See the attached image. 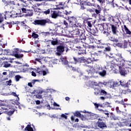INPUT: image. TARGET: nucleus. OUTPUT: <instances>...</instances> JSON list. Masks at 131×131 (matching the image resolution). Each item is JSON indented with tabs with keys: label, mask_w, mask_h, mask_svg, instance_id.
<instances>
[{
	"label": "nucleus",
	"mask_w": 131,
	"mask_h": 131,
	"mask_svg": "<svg viewBox=\"0 0 131 131\" xmlns=\"http://www.w3.org/2000/svg\"><path fill=\"white\" fill-rule=\"evenodd\" d=\"M80 7L81 10H86V13H91L92 14L95 12V13H93L92 15V16L94 17V18H97V15H100V14H101V12H102V8H101V6L98 4L96 5V8H94L93 7L86 8L84 6V4H83V3L81 4Z\"/></svg>",
	"instance_id": "obj_1"
},
{
	"label": "nucleus",
	"mask_w": 131,
	"mask_h": 131,
	"mask_svg": "<svg viewBox=\"0 0 131 131\" xmlns=\"http://www.w3.org/2000/svg\"><path fill=\"white\" fill-rule=\"evenodd\" d=\"M109 61H107L108 64H110L111 66H114L117 65L119 68H122L124 67L125 63V60L123 59V57L120 55L118 58H115L114 57H109Z\"/></svg>",
	"instance_id": "obj_2"
},
{
	"label": "nucleus",
	"mask_w": 131,
	"mask_h": 131,
	"mask_svg": "<svg viewBox=\"0 0 131 131\" xmlns=\"http://www.w3.org/2000/svg\"><path fill=\"white\" fill-rule=\"evenodd\" d=\"M103 85H104V83L99 82L97 84V87L94 88V94L95 96H107L108 95V93L106 91L100 88V86H103Z\"/></svg>",
	"instance_id": "obj_3"
},
{
	"label": "nucleus",
	"mask_w": 131,
	"mask_h": 131,
	"mask_svg": "<svg viewBox=\"0 0 131 131\" xmlns=\"http://www.w3.org/2000/svg\"><path fill=\"white\" fill-rule=\"evenodd\" d=\"M84 32H85V30L83 28L77 29L72 31V35H73V37H79L82 40L84 38V37H83V35H84Z\"/></svg>",
	"instance_id": "obj_4"
},
{
	"label": "nucleus",
	"mask_w": 131,
	"mask_h": 131,
	"mask_svg": "<svg viewBox=\"0 0 131 131\" xmlns=\"http://www.w3.org/2000/svg\"><path fill=\"white\" fill-rule=\"evenodd\" d=\"M30 51H25L22 50V49L19 50V48H15L13 50V56L16 57V59H22L24 57L23 54H19V53H30Z\"/></svg>",
	"instance_id": "obj_5"
},
{
	"label": "nucleus",
	"mask_w": 131,
	"mask_h": 131,
	"mask_svg": "<svg viewBox=\"0 0 131 131\" xmlns=\"http://www.w3.org/2000/svg\"><path fill=\"white\" fill-rule=\"evenodd\" d=\"M47 23L50 24V23H52V22L49 18L43 19H36L34 21L33 24H34V25H40V26H46Z\"/></svg>",
	"instance_id": "obj_6"
},
{
	"label": "nucleus",
	"mask_w": 131,
	"mask_h": 131,
	"mask_svg": "<svg viewBox=\"0 0 131 131\" xmlns=\"http://www.w3.org/2000/svg\"><path fill=\"white\" fill-rule=\"evenodd\" d=\"M95 38L94 36L92 35V34L90 33H88L87 34H84V38H83V40H89L90 43H94L95 42Z\"/></svg>",
	"instance_id": "obj_7"
},
{
	"label": "nucleus",
	"mask_w": 131,
	"mask_h": 131,
	"mask_svg": "<svg viewBox=\"0 0 131 131\" xmlns=\"http://www.w3.org/2000/svg\"><path fill=\"white\" fill-rule=\"evenodd\" d=\"M51 16L52 19H57L58 17L60 16V11L59 10H56L55 8H51Z\"/></svg>",
	"instance_id": "obj_8"
},
{
	"label": "nucleus",
	"mask_w": 131,
	"mask_h": 131,
	"mask_svg": "<svg viewBox=\"0 0 131 131\" xmlns=\"http://www.w3.org/2000/svg\"><path fill=\"white\" fill-rule=\"evenodd\" d=\"M97 124L99 128H104L105 127H107L105 122L102 117L98 119Z\"/></svg>",
	"instance_id": "obj_9"
},
{
	"label": "nucleus",
	"mask_w": 131,
	"mask_h": 131,
	"mask_svg": "<svg viewBox=\"0 0 131 131\" xmlns=\"http://www.w3.org/2000/svg\"><path fill=\"white\" fill-rule=\"evenodd\" d=\"M76 48L79 49V50L78 51V55L86 54V49L85 47V45L83 44L82 45L78 46L76 47Z\"/></svg>",
	"instance_id": "obj_10"
},
{
	"label": "nucleus",
	"mask_w": 131,
	"mask_h": 131,
	"mask_svg": "<svg viewBox=\"0 0 131 131\" xmlns=\"http://www.w3.org/2000/svg\"><path fill=\"white\" fill-rule=\"evenodd\" d=\"M4 18L6 20H7V18H16L17 15L13 14L12 11H6L4 13Z\"/></svg>",
	"instance_id": "obj_11"
},
{
	"label": "nucleus",
	"mask_w": 131,
	"mask_h": 131,
	"mask_svg": "<svg viewBox=\"0 0 131 131\" xmlns=\"http://www.w3.org/2000/svg\"><path fill=\"white\" fill-rule=\"evenodd\" d=\"M61 62L62 64L66 65V68L67 69H72L73 71H76V68L72 67V66H69V64H68V61H67V59L63 58Z\"/></svg>",
	"instance_id": "obj_12"
},
{
	"label": "nucleus",
	"mask_w": 131,
	"mask_h": 131,
	"mask_svg": "<svg viewBox=\"0 0 131 131\" xmlns=\"http://www.w3.org/2000/svg\"><path fill=\"white\" fill-rule=\"evenodd\" d=\"M55 8V10H64L65 9V2L56 3Z\"/></svg>",
	"instance_id": "obj_13"
},
{
	"label": "nucleus",
	"mask_w": 131,
	"mask_h": 131,
	"mask_svg": "<svg viewBox=\"0 0 131 131\" xmlns=\"http://www.w3.org/2000/svg\"><path fill=\"white\" fill-rule=\"evenodd\" d=\"M106 36L108 38L111 40V41H113V42H118L119 40H118L117 38L114 37V36L111 34L110 33L107 32L106 33Z\"/></svg>",
	"instance_id": "obj_14"
},
{
	"label": "nucleus",
	"mask_w": 131,
	"mask_h": 131,
	"mask_svg": "<svg viewBox=\"0 0 131 131\" xmlns=\"http://www.w3.org/2000/svg\"><path fill=\"white\" fill-rule=\"evenodd\" d=\"M68 20L70 24H71V25L73 26V25H76V23L77 22V17L74 16H69L68 17Z\"/></svg>",
	"instance_id": "obj_15"
},
{
	"label": "nucleus",
	"mask_w": 131,
	"mask_h": 131,
	"mask_svg": "<svg viewBox=\"0 0 131 131\" xmlns=\"http://www.w3.org/2000/svg\"><path fill=\"white\" fill-rule=\"evenodd\" d=\"M56 51H57V52H56L57 55H58V56H60L61 54H62V53H63L64 51H65L64 46L62 45H59V46H57L56 48Z\"/></svg>",
	"instance_id": "obj_16"
},
{
	"label": "nucleus",
	"mask_w": 131,
	"mask_h": 131,
	"mask_svg": "<svg viewBox=\"0 0 131 131\" xmlns=\"http://www.w3.org/2000/svg\"><path fill=\"white\" fill-rule=\"evenodd\" d=\"M119 73L121 76H125L126 74H127V71H126V70L125 68H119Z\"/></svg>",
	"instance_id": "obj_17"
},
{
	"label": "nucleus",
	"mask_w": 131,
	"mask_h": 131,
	"mask_svg": "<svg viewBox=\"0 0 131 131\" xmlns=\"http://www.w3.org/2000/svg\"><path fill=\"white\" fill-rule=\"evenodd\" d=\"M82 59L83 57H80V58H76L75 57H73V60L74 61V62H71V63H73L74 64H77V63H82Z\"/></svg>",
	"instance_id": "obj_18"
},
{
	"label": "nucleus",
	"mask_w": 131,
	"mask_h": 131,
	"mask_svg": "<svg viewBox=\"0 0 131 131\" xmlns=\"http://www.w3.org/2000/svg\"><path fill=\"white\" fill-rule=\"evenodd\" d=\"M122 31L123 32L125 31V32H126V34L129 35V37H131V31L129 30V29H128V28H127V27H126V25L123 26Z\"/></svg>",
	"instance_id": "obj_19"
},
{
	"label": "nucleus",
	"mask_w": 131,
	"mask_h": 131,
	"mask_svg": "<svg viewBox=\"0 0 131 131\" xmlns=\"http://www.w3.org/2000/svg\"><path fill=\"white\" fill-rule=\"evenodd\" d=\"M111 28L112 29L113 34L115 35L117 34V32H118V31L117 30V26H116V25L113 24L112 25H111Z\"/></svg>",
	"instance_id": "obj_20"
},
{
	"label": "nucleus",
	"mask_w": 131,
	"mask_h": 131,
	"mask_svg": "<svg viewBox=\"0 0 131 131\" xmlns=\"http://www.w3.org/2000/svg\"><path fill=\"white\" fill-rule=\"evenodd\" d=\"M120 83L121 86H122L123 88H125V89L126 88H129V86H128L129 84V83H128V81L126 82V81L125 80L120 81Z\"/></svg>",
	"instance_id": "obj_21"
},
{
	"label": "nucleus",
	"mask_w": 131,
	"mask_h": 131,
	"mask_svg": "<svg viewBox=\"0 0 131 131\" xmlns=\"http://www.w3.org/2000/svg\"><path fill=\"white\" fill-rule=\"evenodd\" d=\"M10 61H4L3 62V65H4V67H5V68H8L11 66V64L8 63H13V61H12V60H14V59L11 58V59H10Z\"/></svg>",
	"instance_id": "obj_22"
},
{
	"label": "nucleus",
	"mask_w": 131,
	"mask_h": 131,
	"mask_svg": "<svg viewBox=\"0 0 131 131\" xmlns=\"http://www.w3.org/2000/svg\"><path fill=\"white\" fill-rule=\"evenodd\" d=\"M93 62L92 58H88L86 59L84 57H83L82 63H84L85 64H91Z\"/></svg>",
	"instance_id": "obj_23"
},
{
	"label": "nucleus",
	"mask_w": 131,
	"mask_h": 131,
	"mask_svg": "<svg viewBox=\"0 0 131 131\" xmlns=\"http://www.w3.org/2000/svg\"><path fill=\"white\" fill-rule=\"evenodd\" d=\"M3 2L4 3L5 6H15V1H9L5 2V1L3 0Z\"/></svg>",
	"instance_id": "obj_24"
},
{
	"label": "nucleus",
	"mask_w": 131,
	"mask_h": 131,
	"mask_svg": "<svg viewBox=\"0 0 131 131\" xmlns=\"http://www.w3.org/2000/svg\"><path fill=\"white\" fill-rule=\"evenodd\" d=\"M4 52L5 54L8 55V56H13V50L5 49Z\"/></svg>",
	"instance_id": "obj_25"
},
{
	"label": "nucleus",
	"mask_w": 131,
	"mask_h": 131,
	"mask_svg": "<svg viewBox=\"0 0 131 131\" xmlns=\"http://www.w3.org/2000/svg\"><path fill=\"white\" fill-rule=\"evenodd\" d=\"M74 116L76 117H80V118H83V115L80 114V112L77 111L74 114Z\"/></svg>",
	"instance_id": "obj_26"
},
{
	"label": "nucleus",
	"mask_w": 131,
	"mask_h": 131,
	"mask_svg": "<svg viewBox=\"0 0 131 131\" xmlns=\"http://www.w3.org/2000/svg\"><path fill=\"white\" fill-rule=\"evenodd\" d=\"M90 29V33L91 34H93V35H96L97 34V33L98 32V30H97V29L95 28V29Z\"/></svg>",
	"instance_id": "obj_27"
},
{
	"label": "nucleus",
	"mask_w": 131,
	"mask_h": 131,
	"mask_svg": "<svg viewBox=\"0 0 131 131\" xmlns=\"http://www.w3.org/2000/svg\"><path fill=\"white\" fill-rule=\"evenodd\" d=\"M99 111H100V112H102V113H104L105 115H106V117L108 118L109 117V112L107 110H103L102 109H98Z\"/></svg>",
	"instance_id": "obj_28"
},
{
	"label": "nucleus",
	"mask_w": 131,
	"mask_h": 131,
	"mask_svg": "<svg viewBox=\"0 0 131 131\" xmlns=\"http://www.w3.org/2000/svg\"><path fill=\"white\" fill-rule=\"evenodd\" d=\"M75 26H76V27H79L80 29L83 27L82 24L77 21V23H76V25H73V27H75Z\"/></svg>",
	"instance_id": "obj_29"
},
{
	"label": "nucleus",
	"mask_w": 131,
	"mask_h": 131,
	"mask_svg": "<svg viewBox=\"0 0 131 131\" xmlns=\"http://www.w3.org/2000/svg\"><path fill=\"white\" fill-rule=\"evenodd\" d=\"M25 130L26 131H33V128H32L31 125H27V126L25 128Z\"/></svg>",
	"instance_id": "obj_30"
},
{
	"label": "nucleus",
	"mask_w": 131,
	"mask_h": 131,
	"mask_svg": "<svg viewBox=\"0 0 131 131\" xmlns=\"http://www.w3.org/2000/svg\"><path fill=\"white\" fill-rule=\"evenodd\" d=\"M106 47H107V45H106V43L101 42L100 45L97 46V48L98 49H105Z\"/></svg>",
	"instance_id": "obj_31"
},
{
	"label": "nucleus",
	"mask_w": 131,
	"mask_h": 131,
	"mask_svg": "<svg viewBox=\"0 0 131 131\" xmlns=\"http://www.w3.org/2000/svg\"><path fill=\"white\" fill-rule=\"evenodd\" d=\"M14 112H15V111H8V112L5 111L4 113H5V114H7V115H8V116H12V115L14 114Z\"/></svg>",
	"instance_id": "obj_32"
},
{
	"label": "nucleus",
	"mask_w": 131,
	"mask_h": 131,
	"mask_svg": "<svg viewBox=\"0 0 131 131\" xmlns=\"http://www.w3.org/2000/svg\"><path fill=\"white\" fill-rule=\"evenodd\" d=\"M26 13V16H28L29 17H31V16H33V12L31 10H28Z\"/></svg>",
	"instance_id": "obj_33"
},
{
	"label": "nucleus",
	"mask_w": 131,
	"mask_h": 131,
	"mask_svg": "<svg viewBox=\"0 0 131 131\" xmlns=\"http://www.w3.org/2000/svg\"><path fill=\"white\" fill-rule=\"evenodd\" d=\"M49 41L51 42V43L52 46H57V45H58V40H50Z\"/></svg>",
	"instance_id": "obj_34"
},
{
	"label": "nucleus",
	"mask_w": 131,
	"mask_h": 131,
	"mask_svg": "<svg viewBox=\"0 0 131 131\" xmlns=\"http://www.w3.org/2000/svg\"><path fill=\"white\" fill-rule=\"evenodd\" d=\"M113 24H111L110 23H106L105 24V27L104 28V29H110L111 28V25Z\"/></svg>",
	"instance_id": "obj_35"
},
{
	"label": "nucleus",
	"mask_w": 131,
	"mask_h": 131,
	"mask_svg": "<svg viewBox=\"0 0 131 131\" xmlns=\"http://www.w3.org/2000/svg\"><path fill=\"white\" fill-rule=\"evenodd\" d=\"M5 18V16L4 13H0V23L4 21V18Z\"/></svg>",
	"instance_id": "obj_36"
},
{
	"label": "nucleus",
	"mask_w": 131,
	"mask_h": 131,
	"mask_svg": "<svg viewBox=\"0 0 131 131\" xmlns=\"http://www.w3.org/2000/svg\"><path fill=\"white\" fill-rule=\"evenodd\" d=\"M128 45V41L126 40H124L123 42V47L124 49H126L127 48V46Z\"/></svg>",
	"instance_id": "obj_37"
},
{
	"label": "nucleus",
	"mask_w": 131,
	"mask_h": 131,
	"mask_svg": "<svg viewBox=\"0 0 131 131\" xmlns=\"http://www.w3.org/2000/svg\"><path fill=\"white\" fill-rule=\"evenodd\" d=\"M32 37H33V38H38V34H36L35 32H33L32 34Z\"/></svg>",
	"instance_id": "obj_38"
},
{
	"label": "nucleus",
	"mask_w": 131,
	"mask_h": 131,
	"mask_svg": "<svg viewBox=\"0 0 131 131\" xmlns=\"http://www.w3.org/2000/svg\"><path fill=\"white\" fill-rule=\"evenodd\" d=\"M99 74L100 76H105L106 75V71L103 70L102 72H99Z\"/></svg>",
	"instance_id": "obj_39"
},
{
	"label": "nucleus",
	"mask_w": 131,
	"mask_h": 131,
	"mask_svg": "<svg viewBox=\"0 0 131 131\" xmlns=\"http://www.w3.org/2000/svg\"><path fill=\"white\" fill-rule=\"evenodd\" d=\"M39 42V41L38 40H37L34 41V45L35 47H37L38 48H39L40 47V44L38 43Z\"/></svg>",
	"instance_id": "obj_40"
},
{
	"label": "nucleus",
	"mask_w": 131,
	"mask_h": 131,
	"mask_svg": "<svg viewBox=\"0 0 131 131\" xmlns=\"http://www.w3.org/2000/svg\"><path fill=\"white\" fill-rule=\"evenodd\" d=\"M107 19L108 21H112V22H114V18L112 15H108Z\"/></svg>",
	"instance_id": "obj_41"
},
{
	"label": "nucleus",
	"mask_w": 131,
	"mask_h": 131,
	"mask_svg": "<svg viewBox=\"0 0 131 131\" xmlns=\"http://www.w3.org/2000/svg\"><path fill=\"white\" fill-rule=\"evenodd\" d=\"M86 6H88V7H94V5L95 4H93L90 2H88L86 3Z\"/></svg>",
	"instance_id": "obj_42"
},
{
	"label": "nucleus",
	"mask_w": 131,
	"mask_h": 131,
	"mask_svg": "<svg viewBox=\"0 0 131 131\" xmlns=\"http://www.w3.org/2000/svg\"><path fill=\"white\" fill-rule=\"evenodd\" d=\"M36 2H55L56 0H35Z\"/></svg>",
	"instance_id": "obj_43"
},
{
	"label": "nucleus",
	"mask_w": 131,
	"mask_h": 131,
	"mask_svg": "<svg viewBox=\"0 0 131 131\" xmlns=\"http://www.w3.org/2000/svg\"><path fill=\"white\" fill-rule=\"evenodd\" d=\"M93 70H94V69H88L86 71L88 73V74H92Z\"/></svg>",
	"instance_id": "obj_44"
},
{
	"label": "nucleus",
	"mask_w": 131,
	"mask_h": 131,
	"mask_svg": "<svg viewBox=\"0 0 131 131\" xmlns=\"http://www.w3.org/2000/svg\"><path fill=\"white\" fill-rule=\"evenodd\" d=\"M86 24H87L88 27H89V28H92V23H91V21H86Z\"/></svg>",
	"instance_id": "obj_45"
},
{
	"label": "nucleus",
	"mask_w": 131,
	"mask_h": 131,
	"mask_svg": "<svg viewBox=\"0 0 131 131\" xmlns=\"http://www.w3.org/2000/svg\"><path fill=\"white\" fill-rule=\"evenodd\" d=\"M21 11H22L23 14L27 13V11L28 10V9H27L25 8H22L21 9Z\"/></svg>",
	"instance_id": "obj_46"
},
{
	"label": "nucleus",
	"mask_w": 131,
	"mask_h": 131,
	"mask_svg": "<svg viewBox=\"0 0 131 131\" xmlns=\"http://www.w3.org/2000/svg\"><path fill=\"white\" fill-rule=\"evenodd\" d=\"M20 78H22L21 76H20V75H16V76H15L16 81H19V80H20Z\"/></svg>",
	"instance_id": "obj_47"
},
{
	"label": "nucleus",
	"mask_w": 131,
	"mask_h": 131,
	"mask_svg": "<svg viewBox=\"0 0 131 131\" xmlns=\"http://www.w3.org/2000/svg\"><path fill=\"white\" fill-rule=\"evenodd\" d=\"M95 42H96V43H97V45H99V46H100V45L102 43V42H101V40L95 39L94 40Z\"/></svg>",
	"instance_id": "obj_48"
},
{
	"label": "nucleus",
	"mask_w": 131,
	"mask_h": 131,
	"mask_svg": "<svg viewBox=\"0 0 131 131\" xmlns=\"http://www.w3.org/2000/svg\"><path fill=\"white\" fill-rule=\"evenodd\" d=\"M98 3H99L100 5H103L105 4V0H96Z\"/></svg>",
	"instance_id": "obj_49"
},
{
	"label": "nucleus",
	"mask_w": 131,
	"mask_h": 131,
	"mask_svg": "<svg viewBox=\"0 0 131 131\" xmlns=\"http://www.w3.org/2000/svg\"><path fill=\"white\" fill-rule=\"evenodd\" d=\"M41 60H42V58H37L35 59V61H37V62H39V63H41Z\"/></svg>",
	"instance_id": "obj_50"
},
{
	"label": "nucleus",
	"mask_w": 131,
	"mask_h": 131,
	"mask_svg": "<svg viewBox=\"0 0 131 131\" xmlns=\"http://www.w3.org/2000/svg\"><path fill=\"white\" fill-rule=\"evenodd\" d=\"M36 92L37 93V94H42V93H43V91H42V90L40 89H38L36 90Z\"/></svg>",
	"instance_id": "obj_51"
},
{
	"label": "nucleus",
	"mask_w": 131,
	"mask_h": 131,
	"mask_svg": "<svg viewBox=\"0 0 131 131\" xmlns=\"http://www.w3.org/2000/svg\"><path fill=\"white\" fill-rule=\"evenodd\" d=\"M51 13V9H48L47 11L43 12V14L45 15H48Z\"/></svg>",
	"instance_id": "obj_52"
},
{
	"label": "nucleus",
	"mask_w": 131,
	"mask_h": 131,
	"mask_svg": "<svg viewBox=\"0 0 131 131\" xmlns=\"http://www.w3.org/2000/svg\"><path fill=\"white\" fill-rule=\"evenodd\" d=\"M104 49H105L106 52H109L111 50V48H110V47H109V46L105 47V48Z\"/></svg>",
	"instance_id": "obj_53"
},
{
	"label": "nucleus",
	"mask_w": 131,
	"mask_h": 131,
	"mask_svg": "<svg viewBox=\"0 0 131 131\" xmlns=\"http://www.w3.org/2000/svg\"><path fill=\"white\" fill-rule=\"evenodd\" d=\"M63 23L65 25L67 28H68V26H69V25L68 24V23H67V21L64 20Z\"/></svg>",
	"instance_id": "obj_54"
},
{
	"label": "nucleus",
	"mask_w": 131,
	"mask_h": 131,
	"mask_svg": "<svg viewBox=\"0 0 131 131\" xmlns=\"http://www.w3.org/2000/svg\"><path fill=\"white\" fill-rule=\"evenodd\" d=\"M42 34L43 35H44V36H48V35H50L51 33H50L49 32H43Z\"/></svg>",
	"instance_id": "obj_55"
},
{
	"label": "nucleus",
	"mask_w": 131,
	"mask_h": 131,
	"mask_svg": "<svg viewBox=\"0 0 131 131\" xmlns=\"http://www.w3.org/2000/svg\"><path fill=\"white\" fill-rule=\"evenodd\" d=\"M113 88H116L118 86V83L117 82H114L113 84Z\"/></svg>",
	"instance_id": "obj_56"
},
{
	"label": "nucleus",
	"mask_w": 131,
	"mask_h": 131,
	"mask_svg": "<svg viewBox=\"0 0 131 131\" xmlns=\"http://www.w3.org/2000/svg\"><path fill=\"white\" fill-rule=\"evenodd\" d=\"M61 117L62 118H64V119H67V116H66L65 114H62L61 115Z\"/></svg>",
	"instance_id": "obj_57"
},
{
	"label": "nucleus",
	"mask_w": 131,
	"mask_h": 131,
	"mask_svg": "<svg viewBox=\"0 0 131 131\" xmlns=\"http://www.w3.org/2000/svg\"><path fill=\"white\" fill-rule=\"evenodd\" d=\"M6 83L7 85H11V83H12V80H9V81H7Z\"/></svg>",
	"instance_id": "obj_58"
},
{
	"label": "nucleus",
	"mask_w": 131,
	"mask_h": 131,
	"mask_svg": "<svg viewBox=\"0 0 131 131\" xmlns=\"http://www.w3.org/2000/svg\"><path fill=\"white\" fill-rule=\"evenodd\" d=\"M0 110H8V108H7V105L3 106V107H1V108H0Z\"/></svg>",
	"instance_id": "obj_59"
},
{
	"label": "nucleus",
	"mask_w": 131,
	"mask_h": 131,
	"mask_svg": "<svg viewBox=\"0 0 131 131\" xmlns=\"http://www.w3.org/2000/svg\"><path fill=\"white\" fill-rule=\"evenodd\" d=\"M64 14H65V15L68 16V15H70L71 14V11L68 12V11H67V10H66L65 12H64Z\"/></svg>",
	"instance_id": "obj_60"
},
{
	"label": "nucleus",
	"mask_w": 131,
	"mask_h": 131,
	"mask_svg": "<svg viewBox=\"0 0 131 131\" xmlns=\"http://www.w3.org/2000/svg\"><path fill=\"white\" fill-rule=\"evenodd\" d=\"M21 26H23V27H27V25L26 24H25V23H24V21H21Z\"/></svg>",
	"instance_id": "obj_61"
},
{
	"label": "nucleus",
	"mask_w": 131,
	"mask_h": 131,
	"mask_svg": "<svg viewBox=\"0 0 131 131\" xmlns=\"http://www.w3.org/2000/svg\"><path fill=\"white\" fill-rule=\"evenodd\" d=\"M36 81H38V80H36V79L32 80V84L34 85V84H35V83L36 82Z\"/></svg>",
	"instance_id": "obj_62"
},
{
	"label": "nucleus",
	"mask_w": 131,
	"mask_h": 131,
	"mask_svg": "<svg viewBox=\"0 0 131 131\" xmlns=\"http://www.w3.org/2000/svg\"><path fill=\"white\" fill-rule=\"evenodd\" d=\"M125 93H129V94H131V90L130 89H126V90L125 91Z\"/></svg>",
	"instance_id": "obj_63"
},
{
	"label": "nucleus",
	"mask_w": 131,
	"mask_h": 131,
	"mask_svg": "<svg viewBox=\"0 0 131 131\" xmlns=\"http://www.w3.org/2000/svg\"><path fill=\"white\" fill-rule=\"evenodd\" d=\"M106 96L107 95H105V96H102L100 97V99H101V100H105V99H106Z\"/></svg>",
	"instance_id": "obj_64"
}]
</instances>
